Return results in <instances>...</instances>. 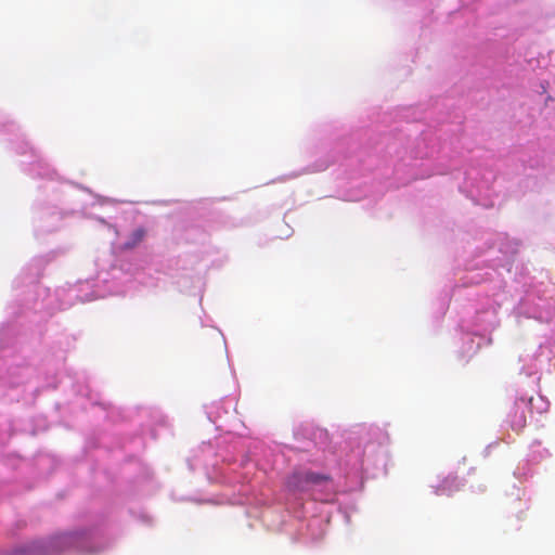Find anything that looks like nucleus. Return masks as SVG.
Instances as JSON below:
<instances>
[{"mask_svg": "<svg viewBox=\"0 0 555 555\" xmlns=\"http://www.w3.org/2000/svg\"><path fill=\"white\" fill-rule=\"evenodd\" d=\"M330 480H331V477L328 475L319 474V473L308 470L309 489L311 488V486L322 485L324 482H328Z\"/></svg>", "mask_w": 555, "mask_h": 555, "instance_id": "5", "label": "nucleus"}, {"mask_svg": "<svg viewBox=\"0 0 555 555\" xmlns=\"http://www.w3.org/2000/svg\"><path fill=\"white\" fill-rule=\"evenodd\" d=\"M145 236V230L142 229V228H139L137 230H134L129 240L125 243V247L128 248V249H131L133 247H135L137 245H139L143 238Z\"/></svg>", "mask_w": 555, "mask_h": 555, "instance_id": "4", "label": "nucleus"}, {"mask_svg": "<svg viewBox=\"0 0 555 555\" xmlns=\"http://www.w3.org/2000/svg\"><path fill=\"white\" fill-rule=\"evenodd\" d=\"M463 482L459 479L456 475H448L441 483L436 489V494L438 495H452L454 492L459 491Z\"/></svg>", "mask_w": 555, "mask_h": 555, "instance_id": "3", "label": "nucleus"}, {"mask_svg": "<svg viewBox=\"0 0 555 555\" xmlns=\"http://www.w3.org/2000/svg\"><path fill=\"white\" fill-rule=\"evenodd\" d=\"M287 488L293 492H305L309 490L308 470L294 472L287 479Z\"/></svg>", "mask_w": 555, "mask_h": 555, "instance_id": "2", "label": "nucleus"}, {"mask_svg": "<svg viewBox=\"0 0 555 555\" xmlns=\"http://www.w3.org/2000/svg\"><path fill=\"white\" fill-rule=\"evenodd\" d=\"M81 540V534L76 532L61 533L52 537L47 542H39L34 552L44 555L60 554L70 547H74Z\"/></svg>", "mask_w": 555, "mask_h": 555, "instance_id": "1", "label": "nucleus"}]
</instances>
